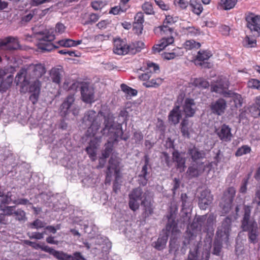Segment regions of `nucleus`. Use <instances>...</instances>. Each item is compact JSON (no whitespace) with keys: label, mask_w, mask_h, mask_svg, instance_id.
<instances>
[{"label":"nucleus","mask_w":260,"mask_h":260,"mask_svg":"<svg viewBox=\"0 0 260 260\" xmlns=\"http://www.w3.org/2000/svg\"><path fill=\"white\" fill-rule=\"evenodd\" d=\"M114 119L113 114L109 112L100 111L96 114L93 110L87 111L83 118V123L88 127L87 136L94 137L101 127L104 120V127L101 130L103 136H109L114 141H117L120 136L122 140L127 141L129 136L123 134L122 123H115Z\"/></svg>","instance_id":"obj_1"},{"label":"nucleus","mask_w":260,"mask_h":260,"mask_svg":"<svg viewBox=\"0 0 260 260\" xmlns=\"http://www.w3.org/2000/svg\"><path fill=\"white\" fill-rule=\"evenodd\" d=\"M46 72L45 66L41 63L30 64L26 69H21L18 72L15 79L16 85H20L21 88L27 86L30 80H39Z\"/></svg>","instance_id":"obj_2"},{"label":"nucleus","mask_w":260,"mask_h":260,"mask_svg":"<svg viewBox=\"0 0 260 260\" xmlns=\"http://www.w3.org/2000/svg\"><path fill=\"white\" fill-rule=\"evenodd\" d=\"M177 21V18L170 15L166 16V19L162 25L158 26L155 30L158 29L161 36L164 37L160 40L158 44L154 45L152 48L154 53L160 52L167 46L172 44L174 42V39L172 36L174 32L173 25Z\"/></svg>","instance_id":"obj_3"},{"label":"nucleus","mask_w":260,"mask_h":260,"mask_svg":"<svg viewBox=\"0 0 260 260\" xmlns=\"http://www.w3.org/2000/svg\"><path fill=\"white\" fill-rule=\"evenodd\" d=\"M251 211L249 207L244 209V214L241 220V228L244 232H247L248 242L255 244L259 242V232L257 222L250 217Z\"/></svg>","instance_id":"obj_4"},{"label":"nucleus","mask_w":260,"mask_h":260,"mask_svg":"<svg viewBox=\"0 0 260 260\" xmlns=\"http://www.w3.org/2000/svg\"><path fill=\"white\" fill-rule=\"evenodd\" d=\"M176 235L180 233L177 223L175 220L169 218L165 229L162 231L156 241L153 242L152 246L157 250H162L165 248L170 233Z\"/></svg>","instance_id":"obj_5"},{"label":"nucleus","mask_w":260,"mask_h":260,"mask_svg":"<svg viewBox=\"0 0 260 260\" xmlns=\"http://www.w3.org/2000/svg\"><path fill=\"white\" fill-rule=\"evenodd\" d=\"M55 38V35L53 32H51L48 30L39 32L38 33V42L37 44L38 51L41 53H46L57 48L58 47L52 43Z\"/></svg>","instance_id":"obj_6"},{"label":"nucleus","mask_w":260,"mask_h":260,"mask_svg":"<svg viewBox=\"0 0 260 260\" xmlns=\"http://www.w3.org/2000/svg\"><path fill=\"white\" fill-rule=\"evenodd\" d=\"M206 220V215L199 216L193 219L189 227L187 228V230H189V234L190 235L189 236V239L183 241V245L182 247L181 251L184 250V251H185L187 248V245L192 242V241L193 240L194 237L196 236V234L203 231V224H205Z\"/></svg>","instance_id":"obj_7"},{"label":"nucleus","mask_w":260,"mask_h":260,"mask_svg":"<svg viewBox=\"0 0 260 260\" xmlns=\"http://www.w3.org/2000/svg\"><path fill=\"white\" fill-rule=\"evenodd\" d=\"M145 194L150 195V193L149 191L143 192L142 188L140 187L133 189L129 194V200L128 205L130 209L133 211L138 209L140 206L139 201L142 202Z\"/></svg>","instance_id":"obj_8"},{"label":"nucleus","mask_w":260,"mask_h":260,"mask_svg":"<svg viewBox=\"0 0 260 260\" xmlns=\"http://www.w3.org/2000/svg\"><path fill=\"white\" fill-rule=\"evenodd\" d=\"M245 19L246 21V26L253 34L254 37H259L260 36V15L248 12L245 14Z\"/></svg>","instance_id":"obj_9"},{"label":"nucleus","mask_w":260,"mask_h":260,"mask_svg":"<svg viewBox=\"0 0 260 260\" xmlns=\"http://www.w3.org/2000/svg\"><path fill=\"white\" fill-rule=\"evenodd\" d=\"M46 252L52 255L58 260H86L79 252H76L73 255H70L48 246Z\"/></svg>","instance_id":"obj_10"},{"label":"nucleus","mask_w":260,"mask_h":260,"mask_svg":"<svg viewBox=\"0 0 260 260\" xmlns=\"http://www.w3.org/2000/svg\"><path fill=\"white\" fill-rule=\"evenodd\" d=\"M206 168L211 169L212 163H194L188 168L186 173L190 178L197 177L205 171Z\"/></svg>","instance_id":"obj_11"},{"label":"nucleus","mask_w":260,"mask_h":260,"mask_svg":"<svg viewBox=\"0 0 260 260\" xmlns=\"http://www.w3.org/2000/svg\"><path fill=\"white\" fill-rule=\"evenodd\" d=\"M229 86V83L226 78H220L214 84L211 85V91L223 94L224 96L228 95L229 96H232L233 93L226 91Z\"/></svg>","instance_id":"obj_12"},{"label":"nucleus","mask_w":260,"mask_h":260,"mask_svg":"<svg viewBox=\"0 0 260 260\" xmlns=\"http://www.w3.org/2000/svg\"><path fill=\"white\" fill-rule=\"evenodd\" d=\"M212 56V54L211 51L201 50L198 51L196 57V64L201 66L202 68L209 69L211 67V64L206 61L208 60Z\"/></svg>","instance_id":"obj_13"},{"label":"nucleus","mask_w":260,"mask_h":260,"mask_svg":"<svg viewBox=\"0 0 260 260\" xmlns=\"http://www.w3.org/2000/svg\"><path fill=\"white\" fill-rule=\"evenodd\" d=\"M232 218L228 216L225 217L219 226L216 232L218 237L221 239H229L230 232L231 230Z\"/></svg>","instance_id":"obj_14"},{"label":"nucleus","mask_w":260,"mask_h":260,"mask_svg":"<svg viewBox=\"0 0 260 260\" xmlns=\"http://www.w3.org/2000/svg\"><path fill=\"white\" fill-rule=\"evenodd\" d=\"M213 199V196L209 189L203 190L199 196V206L201 209L206 210L212 203Z\"/></svg>","instance_id":"obj_15"},{"label":"nucleus","mask_w":260,"mask_h":260,"mask_svg":"<svg viewBox=\"0 0 260 260\" xmlns=\"http://www.w3.org/2000/svg\"><path fill=\"white\" fill-rule=\"evenodd\" d=\"M113 52L118 55L130 54V45H128L125 41L116 39L114 42Z\"/></svg>","instance_id":"obj_16"},{"label":"nucleus","mask_w":260,"mask_h":260,"mask_svg":"<svg viewBox=\"0 0 260 260\" xmlns=\"http://www.w3.org/2000/svg\"><path fill=\"white\" fill-rule=\"evenodd\" d=\"M215 133L220 140L223 142H230L233 137L231 128L225 124H223L218 129H216Z\"/></svg>","instance_id":"obj_17"},{"label":"nucleus","mask_w":260,"mask_h":260,"mask_svg":"<svg viewBox=\"0 0 260 260\" xmlns=\"http://www.w3.org/2000/svg\"><path fill=\"white\" fill-rule=\"evenodd\" d=\"M81 97L83 101L86 103H91L94 101L93 89L88 84L85 83L81 87Z\"/></svg>","instance_id":"obj_18"},{"label":"nucleus","mask_w":260,"mask_h":260,"mask_svg":"<svg viewBox=\"0 0 260 260\" xmlns=\"http://www.w3.org/2000/svg\"><path fill=\"white\" fill-rule=\"evenodd\" d=\"M119 161L116 157H111L109 161V165L106 172V181H110V178L112 174L117 175L119 170L118 169Z\"/></svg>","instance_id":"obj_19"},{"label":"nucleus","mask_w":260,"mask_h":260,"mask_svg":"<svg viewBox=\"0 0 260 260\" xmlns=\"http://www.w3.org/2000/svg\"><path fill=\"white\" fill-rule=\"evenodd\" d=\"M74 102V95H69L66 98L60 106V113L61 116L65 117L70 113V109L75 105Z\"/></svg>","instance_id":"obj_20"},{"label":"nucleus","mask_w":260,"mask_h":260,"mask_svg":"<svg viewBox=\"0 0 260 260\" xmlns=\"http://www.w3.org/2000/svg\"><path fill=\"white\" fill-rule=\"evenodd\" d=\"M226 107L225 101L220 98L215 102L211 103L210 107L212 112L217 115H221L224 113Z\"/></svg>","instance_id":"obj_21"},{"label":"nucleus","mask_w":260,"mask_h":260,"mask_svg":"<svg viewBox=\"0 0 260 260\" xmlns=\"http://www.w3.org/2000/svg\"><path fill=\"white\" fill-rule=\"evenodd\" d=\"M141 205L143 207V216L147 218L153 213V207L152 197L150 195H144V199L141 202Z\"/></svg>","instance_id":"obj_22"},{"label":"nucleus","mask_w":260,"mask_h":260,"mask_svg":"<svg viewBox=\"0 0 260 260\" xmlns=\"http://www.w3.org/2000/svg\"><path fill=\"white\" fill-rule=\"evenodd\" d=\"M182 108L186 118L193 117L196 111V104L192 99H185Z\"/></svg>","instance_id":"obj_23"},{"label":"nucleus","mask_w":260,"mask_h":260,"mask_svg":"<svg viewBox=\"0 0 260 260\" xmlns=\"http://www.w3.org/2000/svg\"><path fill=\"white\" fill-rule=\"evenodd\" d=\"M100 142V138H93L90 141L88 146L86 148V151L93 161L96 159L97 149Z\"/></svg>","instance_id":"obj_24"},{"label":"nucleus","mask_w":260,"mask_h":260,"mask_svg":"<svg viewBox=\"0 0 260 260\" xmlns=\"http://www.w3.org/2000/svg\"><path fill=\"white\" fill-rule=\"evenodd\" d=\"M182 118L181 110L180 106L177 102L173 109L170 112L168 119L170 122L174 125L178 124Z\"/></svg>","instance_id":"obj_25"},{"label":"nucleus","mask_w":260,"mask_h":260,"mask_svg":"<svg viewBox=\"0 0 260 260\" xmlns=\"http://www.w3.org/2000/svg\"><path fill=\"white\" fill-rule=\"evenodd\" d=\"M187 155L191 159L192 162L197 163L202 162L199 160L204 158L205 157L206 154L203 150H200L199 148L193 146L188 149Z\"/></svg>","instance_id":"obj_26"},{"label":"nucleus","mask_w":260,"mask_h":260,"mask_svg":"<svg viewBox=\"0 0 260 260\" xmlns=\"http://www.w3.org/2000/svg\"><path fill=\"white\" fill-rule=\"evenodd\" d=\"M173 161L176 162V167L180 173L183 172L186 168L185 158L178 151H174L173 153Z\"/></svg>","instance_id":"obj_27"},{"label":"nucleus","mask_w":260,"mask_h":260,"mask_svg":"<svg viewBox=\"0 0 260 260\" xmlns=\"http://www.w3.org/2000/svg\"><path fill=\"white\" fill-rule=\"evenodd\" d=\"M0 47L9 50H16L18 47V44L12 37H8L0 42Z\"/></svg>","instance_id":"obj_28"},{"label":"nucleus","mask_w":260,"mask_h":260,"mask_svg":"<svg viewBox=\"0 0 260 260\" xmlns=\"http://www.w3.org/2000/svg\"><path fill=\"white\" fill-rule=\"evenodd\" d=\"M63 72L62 68H53L50 72V78L52 81L57 84H59Z\"/></svg>","instance_id":"obj_29"},{"label":"nucleus","mask_w":260,"mask_h":260,"mask_svg":"<svg viewBox=\"0 0 260 260\" xmlns=\"http://www.w3.org/2000/svg\"><path fill=\"white\" fill-rule=\"evenodd\" d=\"M110 139L108 141L107 143L105 144V148L102 152V157H103V160L105 161L104 159L108 157L113 150V144L114 142H118L119 140H121L120 136L119 137L117 141L112 140L109 136H108Z\"/></svg>","instance_id":"obj_30"},{"label":"nucleus","mask_w":260,"mask_h":260,"mask_svg":"<svg viewBox=\"0 0 260 260\" xmlns=\"http://www.w3.org/2000/svg\"><path fill=\"white\" fill-rule=\"evenodd\" d=\"M189 5L193 13L199 15L203 12V8L199 0H190Z\"/></svg>","instance_id":"obj_31"},{"label":"nucleus","mask_w":260,"mask_h":260,"mask_svg":"<svg viewBox=\"0 0 260 260\" xmlns=\"http://www.w3.org/2000/svg\"><path fill=\"white\" fill-rule=\"evenodd\" d=\"M13 80V75H8L5 80L2 81L0 84V91L5 92L11 86Z\"/></svg>","instance_id":"obj_32"},{"label":"nucleus","mask_w":260,"mask_h":260,"mask_svg":"<svg viewBox=\"0 0 260 260\" xmlns=\"http://www.w3.org/2000/svg\"><path fill=\"white\" fill-rule=\"evenodd\" d=\"M16 221L24 222L27 220L25 212L20 208L15 210L13 215Z\"/></svg>","instance_id":"obj_33"},{"label":"nucleus","mask_w":260,"mask_h":260,"mask_svg":"<svg viewBox=\"0 0 260 260\" xmlns=\"http://www.w3.org/2000/svg\"><path fill=\"white\" fill-rule=\"evenodd\" d=\"M236 193V189L234 187H229L224 192L222 200L223 201H233Z\"/></svg>","instance_id":"obj_34"},{"label":"nucleus","mask_w":260,"mask_h":260,"mask_svg":"<svg viewBox=\"0 0 260 260\" xmlns=\"http://www.w3.org/2000/svg\"><path fill=\"white\" fill-rule=\"evenodd\" d=\"M144 47V44L142 41H138L130 45V54H135L141 51Z\"/></svg>","instance_id":"obj_35"},{"label":"nucleus","mask_w":260,"mask_h":260,"mask_svg":"<svg viewBox=\"0 0 260 260\" xmlns=\"http://www.w3.org/2000/svg\"><path fill=\"white\" fill-rule=\"evenodd\" d=\"M214 218L213 216H209L207 218L206 225L203 224V232L204 233H209L213 232L214 230Z\"/></svg>","instance_id":"obj_36"},{"label":"nucleus","mask_w":260,"mask_h":260,"mask_svg":"<svg viewBox=\"0 0 260 260\" xmlns=\"http://www.w3.org/2000/svg\"><path fill=\"white\" fill-rule=\"evenodd\" d=\"M247 110L249 114L254 118L260 116V107L255 103L249 106Z\"/></svg>","instance_id":"obj_37"},{"label":"nucleus","mask_w":260,"mask_h":260,"mask_svg":"<svg viewBox=\"0 0 260 260\" xmlns=\"http://www.w3.org/2000/svg\"><path fill=\"white\" fill-rule=\"evenodd\" d=\"M193 85L200 88H206L209 87L208 82L202 78H196L193 81Z\"/></svg>","instance_id":"obj_38"},{"label":"nucleus","mask_w":260,"mask_h":260,"mask_svg":"<svg viewBox=\"0 0 260 260\" xmlns=\"http://www.w3.org/2000/svg\"><path fill=\"white\" fill-rule=\"evenodd\" d=\"M179 234V233L176 235H173L171 233L172 236L169 241V251L170 252L172 251H176L178 249V244L177 243V236Z\"/></svg>","instance_id":"obj_39"},{"label":"nucleus","mask_w":260,"mask_h":260,"mask_svg":"<svg viewBox=\"0 0 260 260\" xmlns=\"http://www.w3.org/2000/svg\"><path fill=\"white\" fill-rule=\"evenodd\" d=\"M237 2V0H221L220 5L224 10H230L235 6Z\"/></svg>","instance_id":"obj_40"},{"label":"nucleus","mask_w":260,"mask_h":260,"mask_svg":"<svg viewBox=\"0 0 260 260\" xmlns=\"http://www.w3.org/2000/svg\"><path fill=\"white\" fill-rule=\"evenodd\" d=\"M162 83V79L159 78L156 79H152L150 81H148L143 83V85L146 87H157Z\"/></svg>","instance_id":"obj_41"},{"label":"nucleus","mask_w":260,"mask_h":260,"mask_svg":"<svg viewBox=\"0 0 260 260\" xmlns=\"http://www.w3.org/2000/svg\"><path fill=\"white\" fill-rule=\"evenodd\" d=\"M194 247L192 249L190 248V251L189 252V254L188 255V257L186 260H198V243H194Z\"/></svg>","instance_id":"obj_42"},{"label":"nucleus","mask_w":260,"mask_h":260,"mask_svg":"<svg viewBox=\"0 0 260 260\" xmlns=\"http://www.w3.org/2000/svg\"><path fill=\"white\" fill-rule=\"evenodd\" d=\"M32 83L30 85L29 87V92L30 93H40V87H41V82L39 80H34V81H31Z\"/></svg>","instance_id":"obj_43"},{"label":"nucleus","mask_w":260,"mask_h":260,"mask_svg":"<svg viewBox=\"0 0 260 260\" xmlns=\"http://www.w3.org/2000/svg\"><path fill=\"white\" fill-rule=\"evenodd\" d=\"M251 151L250 147L248 145H243L239 147L235 152L236 156H241L243 155L249 153Z\"/></svg>","instance_id":"obj_44"},{"label":"nucleus","mask_w":260,"mask_h":260,"mask_svg":"<svg viewBox=\"0 0 260 260\" xmlns=\"http://www.w3.org/2000/svg\"><path fill=\"white\" fill-rule=\"evenodd\" d=\"M184 47L187 50H191L193 48L198 49L201 47V44L193 40H190L184 43Z\"/></svg>","instance_id":"obj_45"},{"label":"nucleus","mask_w":260,"mask_h":260,"mask_svg":"<svg viewBox=\"0 0 260 260\" xmlns=\"http://www.w3.org/2000/svg\"><path fill=\"white\" fill-rule=\"evenodd\" d=\"M16 207L14 206H6L3 207L2 205H0V210L3 212V213L5 215L10 216H13L14 214V212L15 210Z\"/></svg>","instance_id":"obj_46"},{"label":"nucleus","mask_w":260,"mask_h":260,"mask_svg":"<svg viewBox=\"0 0 260 260\" xmlns=\"http://www.w3.org/2000/svg\"><path fill=\"white\" fill-rule=\"evenodd\" d=\"M233 201H223L220 203V206L222 209L223 213H229L231 209L232 204Z\"/></svg>","instance_id":"obj_47"},{"label":"nucleus","mask_w":260,"mask_h":260,"mask_svg":"<svg viewBox=\"0 0 260 260\" xmlns=\"http://www.w3.org/2000/svg\"><path fill=\"white\" fill-rule=\"evenodd\" d=\"M185 32L188 35L190 36H197L200 34V30L198 28H196L193 26H188L184 28Z\"/></svg>","instance_id":"obj_48"},{"label":"nucleus","mask_w":260,"mask_h":260,"mask_svg":"<svg viewBox=\"0 0 260 260\" xmlns=\"http://www.w3.org/2000/svg\"><path fill=\"white\" fill-rule=\"evenodd\" d=\"M45 225L46 223L39 219L35 220L29 224V227L31 229H36L37 230L45 228Z\"/></svg>","instance_id":"obj_49"},{"label":"nucleus","mask_w":260,"mask_h":260,"mask_svg":"<svg viewBox=\"0 0 260 260\" xmlns=\"http://www.w3.org/2000/svg\"><path fill=\"white\" fill-rule=\"evenodd\" d=\"M27 236L30 239H36V240H41L44 238V236L45 234H47L46 232L45 231L40 233V232H31L28 233Z\"/></svg>","instance_id":"obj_50"},{"label":"nucleus","mask_w":260,"mask_h":260,"mask_svg":"<svg viewBox=\"0 0 260 260\" xmlns=\"http://www.w3.org/2000/svg\"><path fill=\"white\" fill-rule=\"evenodd\" d=\"M57 44L64 47H73V43H74V40L70 39H62L58 41Z\"/></svg>","instance_id":"obj_51"},{"label":"nucleus","mask_w":260,"mask_h":260,"mask_svg":"<svg viewBox=\"0 0 260 260\" xmlns=\"http://www.w3.org/2000/svg\"><path fill=\"white\" fill-rule=\"evenodd\" d=\"M252 204L256 205L257 208L260 205V185L256 187Z\"/></svg>","instance_id":"obj_52"},{"label":"nucleus","mask_w":260,"mask_h":260,"mask_svg":"<svg viewBox=\"0 0 260 260\" xmlns=\"http://www.w3.org/2000/svg\"><path fill=\"white\" fill-rule=\"evenodd\" d=\"M146 70H148L151 74L152 73H157L159 71V67L157 64L149 61L147 62Z\"/></svg>","instance_id":"obj_53"},{"label":"nucleus","mask_w":260,"mask_h":260,"mask_svg":"<svg viewBox=\"0 0 260 260\" xmlns=\"http://www.w3.org/2000/svg\"><path fill=\"white\" fill-rule=\"evenodd\" d=\"M142 9L144 12L148 15L154 14V12L151 3L149 2L145 3L142 6Z\"/></svg>","instance_id":"obj_54"},{"label":"nucleus","mask_w":260,"mask_h":260,"mask_svg":"<svg viewBox=\"0 0 260 260\" xmlns=\"http://www.w3.org/2000/svg\"><path fill=\"white\" fill-rule=\"evenodd\" d=\"M248 87L260 90V81L256 79H251L248 82Z\"/></svg>","instance_id":"obj_55"},{"label":"nucleus","mask_w":260,"mask_h":260,"mask_svg":"<svg viewBox=\"0 0 260 260\" xmlns=\"http://www.w3.org/2000/svg\"><path fill=\"white\" fill-rule=\"evenodd\" d=\"M233 100L235 103V105L237 108H240L242 106L243 103V100L241 95L234 93L233 94Z\"/></svg>","instance_id":"obj_56"},{"label":"nucleus","mask_w":260,"mask_h":260,"mask_svg":"<svg viewBox=\"0 0 260 260\" xmlns=\"http://www.w3.org/2000/svg\"><path fill=\"white\" fill-rule=\"evenodd\" d=\"M181 200L182 201V208L183 209L187 208L190 206V202L189 201L186 193L181 194Z\"/></svg>","instance_id":"obj_57"},{"label":"nucleus","mask_w":260,"mask_h":260,"mask_svg":"<svg viewBox=\"0 0 260 260\" xmlns=\"http://www.w3.org/2000/svg\"><path fill=\"white\" fill-rule=\"evenodd\" d=\"M221 248L222 244L220 242L218 241H214L213 244V253L216 255H219Z\"/></svg>","instance_id":"obj_58"},{"label":"nucleus","mask_w":260,"mask_h":260,"mask_svg":"<svg viewBox=\"0 0 260 260\" xmlns=\"http://www.w3.org/2000/svg\"><path fill=\"white\" fill-rule=\"evenodd\" d=\"M12 194L11 191H8L6 194V195H4L3 197L4 198L1 201V203L4 204H9L11 203H13V200L12 199Z\"/></svg>","instance_id":"obj_59"},{"label":"nucleus","mask_w":260,"mask_h":260,"mask_svg":"<svg viewBox=\"0 0 260 260\" xmlns=\"http://www.w3.org/2000/svg\"><path fill=\"white\" fill-rule=\"evenodd\" d=\"M174 4L176 6L182 9H186L188 5L187 0H174Z\"/></svg>","instance_id":"obj_60"},{"label":"nucleus","mask_w":260,"mask_h":260,"mask_svg":"<svg viewBox=\"0 0 260 260\" xmlns=\"http://www.w3.org/2000/svg\"><path fill=\"white\" fill-rule=\"evenodd\" d=\"M99 19V16L98 14L92 13L89 15L88 19L86 21L84 24H92L96 22Z\"/></svg>","instance_id":"obj_61"},{"label":"nucleus","mask_w":260,"mask_h":260,"mask_svg":"<svg viewBox=\"0 0 260 260\" xmlns=\"http://www.w3.org/2000/svg\"><path fill=\"white\" fill-rule=\"evenodd\" d=\"M126 9H123L120 6H117L111 8L109 13L114 15L120 14L122 12H124Z\"/></svg>","instance_id":"obj_62"},{"label":"nucleus","mask_w":260,"mask_h":260,"mask_svg":"<svg viewBox=\"0 0 260 260\" xmlns=\"http://www.w3.org/2000/svg\"><path fill=\"white\" fill-rule=\"evenodd\" d=\"M34 12H30L28 14L23 16L21 18V23L23 24L30 21L34 17Z\"/></svg>","instance_id":"obj_63"},{"label":"nucleus","mask_w":260,"mask_h":260,"mask_svg":"<svg viewBox=\"0 0 260 260\" xmlns=\"http://www.w3.org/2000/svg\"><path fill=\"white\" fill-rule=\"evenodd\" d=\"M148 180V177L138 175V183L142 186H145L147 184Z\"/></svg>","instance_id":"obj_64"}]
</instances>
